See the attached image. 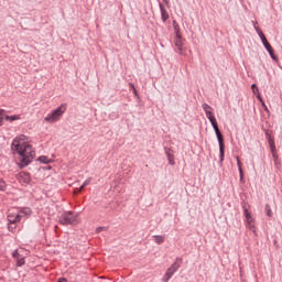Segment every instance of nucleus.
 Instances as JSON below:
<instances>
[{
	"mask_svg": "<svg viewBox=\"0 0 282 282\" xmlns=\"http://www.w3.org/2000/svg\"><path fill=\"white\" fill-rule=\"evenodd\" d=\"M129 85H130L131 89H133L134 96H138V90L135 89V86L131 83Z\"/></svg>",
	"mask_w": 282,
	"mask_h": 282,
	"instance_id": "nucleus-31",
	"label": "nucleus"
},
{
	"mask_svg": "<svg viewBox=\"0 0 282 282\" xmlns=\"http://www.w3.org/2000/svg\"><path fill=\"white\" fill-rule=\"evenodd\" d=\"M65 111H67V107L65 106V104H62L59 107H57L51 113H48L44 118V120H45V122H50L51 124L54 122H58V120H61V117L63 116V113H65Z\"/></svg>",
	"mask_w": 282,
	"mask_h": 282,
	"instance_id": "nucleus-4",
	"label": "nucleus"
},
{
	"mask_svg": "<svg viewBox=\"0 0 282 282\" xmlns=\"http://www.w3.org/2000/svg\"><path fill=\"white\" fill-rule=\"evenodd\" d=\"M17 229V224H10L8 226V230H10V232H13Z\"/></svg>",
	"mask_w": 282,
	"mask_h": 282,
	"instance_id": "nucleus-26",
	"label": "nucleus"
},
{
	"mask_svg": "<svg viewBox=\"0 0 282 282\" xmlns=\"http://www.w3.org/2000/svg\"><path fill=\"white\" fill-rule=\"evenodd\" d=\"M102 230H105V227H98V228L96 229V232H102Z\"/></svg>",
	"mask_w": 282,
	"mask_h": 282,
	"instance_id": "nucleus-33",
	"label": "nucleus"
},
{
	"mask_svg": "<svg viewBox=\"0 0 282 282\" xmlns=\"http://www.w3.org/2000/svg\"><path fill=\"white\" fill-rule=\"evenodd\" d=\"M264 110L268 111V107L264 106Z\"/></svg>",
	"mask_w": 282,
	"mask_h": 282,
	"instance_id": "nucleus-39",
	"label": "nucleus"
},
{
	"mask_svg": "<svg viewBox=\"0 0 282 282\" xmlns=\"http://www.w3.org/2000/svg\"><path fill=\"white\" fill-rule=\"evenodd\" d=\"M91 183V178H87L83 185L79 187V191H83V188H85V186L89 185Z\"/></svg>",
	"mask_w": 282,
	"mask_h": 282,
	"instance_id": "nucleus-25",
	"label": "nucleus"
},
{
	"mask_svg": "<svg viewBox=\"0 0 282 282\" xmlns=\"http://www.w3.org/2000/svg\"><path fill=\"white\" fill-rule=\"evenodd\" d=\"M173 28L175 36H182V33H180V24H177V21L175 20H173Z\"/></svg>",
	"mask_w": 282,
	"mask_h": 282,
	"instance_id": "nucleus-14",
	"label": "nucleus"
},
{
	"mask_svg": "<svg viewBox=\"0 0 282 282\" xmlns=\"http://www.w3.org/2000/svg\"><path fill=\"white\" fill-rule=\"evenodd\" d=\"M155 243H164V236H153Z\"/></svg>",
	"mask_w": 282,
	"mask_h": 282,
	"instance_id": "nucleus-20",
	"label": "nucleus"
},
{
	"mask_svg": "<svg viewBox=\"0 0 282 282\" xmlns=\"http://www.w3.org/2000/svg\"><path fill=\"white\" fill-rule=\"evenodd\" d=\"M3 120H6V110L0 109V127L3 126Z\"/></svg>",
	"mask_w": 282,
	"mask_h": 282,
	"instance_id": "nucleus-19",
	"label": "nucleus"
},
{
	"mask_svg": "<svg viewBox=\"0 0 282 282\" xmlns=\"http://www.w3.org/2000/svg\"><path fill=\"white\" fill-rule=\"evenodd\" d=\"M28 137L25 134H21L15 138L11 144L12 151L18 153L20 169H25L29 164H31L32 160H34L36 152L32 149V145L28 143Z\"/></svg>",
	"mask_w": 282,
	"mask_h": 282,
	"instance_id": "nucleus-1",
	"label": "nucleus"
},
{
	"mask_svg": "<svg viewBox=\"0 0 282 282\" xmlns=\"http://www.w3.org/2000/svg\"><path fill=\"white\" fill-rule=\"evenodd\" d=\"M165 3H166V6H169V0H163Z\"/></svg>",
	"mask_w": 282,
	"mask_h": 282,
	"instance_id": "nucleus-38",
	"label": "nucleus"
},
{
	"mask_svg": "<svg viewBox=\"0 0 282 282\" xmlns=\"http://www.w3.org/2000/svg\"><path fill=\"white\" fill-rule=\"evenodd\" d=\"M22 213H24V215H30L31 210H30V208H26V209L23 210Z\"/></svg>",
	"mask_w": 282,
	"mask_h": 282,
	"instance_id": "nucleus-34",
	"label": "nucleus"
},
{
	"mask_svg": "<svg viewBox=\"0 0 282 282\" xmlns=\"http://www.w3.org/2000/svg\"><path fill=\"white\" fill-rule=\"evenodd\" d=\"M173 274H175V273L173 271H171L170 269H167L164 276H163V282L171 281Z\"/></svg>",
	"mask_w": 282,
	"mask_h": 282,
	"instance_id": "nucleus-13",
	"label": "nucleus"
},
{
	"mask_svg": "<svg viewBox=\"0 0 282 282\" xmlns=\"http://www.w3.org/2000/svg\"><path fill=\"white\" fill-rule=\"evenodd\" d=\"M167 160H169V164H171V166H173V164H175V161H173V159L171 158V154H167Z\"/></svg>",
	"mask_w": 282,
	"mask_h": 282,
	"instance_id": "nucleus-30",
	"label": "nucleus"
},
{
	"mask_svg": "<svg viewBox=\"0 0 282 282\" xmlns=\"http://www.w3.org/2000/svg\"><path fill=\"white\" fill-rule=\"evenodd\" d=\"M21 117H19L18 115L14 116H8L4 115V120H8L9 122H14V120H20Z\"/></svg>",
	"mask_w": 282,
	"mask_h": 282,
	"instance_id": "nucleus-16",
	"label": "nucleus"
},
{
	"mask_svg": "<svg viewBox=\"0 0 282 282\" xmlns=\"http://www.w3.org/2000/svg\"><path fill=\"white\" fill-rule=\"evenodd\" d=\"M268 142L271 149V153H274V151H276V145L274 144V139H272V137L268 138Z\"/></svg>",
	"mask_w": 282,
	"mask_h": 282,
	"instance_id": "nucleus-15",
	"label": "nucleus"
},
{
	"mask_svg": "<svg viewBox=\"0 0 282 282\" xmlns=\"http://www.w3.org/2000/svg\"><path fill=\"white\" fill-rule=\"evenodd\" d=\"M206 118L209 119V122L212 123V127L216 133L219 143V158L221 163L224 162V155L226 151V145L224 144V134H221V131L219 130V124L217 123V119L215 118V115H213V111L207 112Z\"/></svg>",
	"mask_w": 282,
	"mask_h": 282,
	"instance_id": "nucleus-2",
	"label": "nucleus"
},
{
	"mask_svg": "<svg viewBox=\"0 0 282 282\" xmlns=\"http://www.w3.org/2000/svg\"><path fill=\"white\" fill-rule=\"evenodd\" d=\"M83 191H80V187L76 188L75 189V193L78 194V193H82Z\"/></svg>",
	"mask_w": 282,
	"mask_h": 282,
	"instance_id": "nucleus-37",
	"label": "nucleus"
},
{
	"mask_svg": "<svg viewBox=\"0 0 282 282\" xmlns=\"http://www.w3.org/2000/svg\"><path fill=\"white\" fill-rule=\"evenodd\" d=\"M265 137H267V140L268 138H272V135H270V132L268 130L265 131Z\"/></svg>",
	"mask_w": 282,
	"mask_h": 282,
	"instance_id": "nucleus-35",
	"label": "nucleus"
},
{
	"mask_svg": "<svg viewBox=\"0 0 282 282\" xmlns=\"http://www.w3.org/2000/svg\"><path fill=\"white\" fill-rule=\"evenodd\" d=\"M251 89H252L254 95L259 94V87H257V84H252Z\"/></svg>",
	"mask_w": 282,
	"mask_h": 282,
	"instance_id": "nucleus-27",
	"label": "nucleus"
},
{
	"mask_svg": "<svg viewBox=\"0 0 282 282\" xmlns=\"http://www.w3.org/2000/svg\"><path fill=\"white\" fill-rule=\"evenodd\" d=\"M17 265H18V268H21V265H25V259L18 258L17 259Z\"/></svg>",
	"mask_w": 282,
	"mask_h": 282,
	"instance_id": "nucleus-21",
	"label": "nucleus"
},
{
	"mask_svg": "<svg viewBox=\"0 0 282 282\" xmlns=\"http://www.w3.org/2000/svg\"><path fill=\"white\" fill-rule=\"evenodd\" d=\"M175 47H177V54H182V47H184V42L182 41V35H175Z\"/></svg>",
	"mask_w": 282,
	"mask_h": 282,
	"instance_id": "nucleus-10",
	"label": "nucleus"
},
{
	"mask_svg": "<svg viewBox=\"0 0 282 282\" xmlns=\"http://www.w3.org/2000/svg\"><path fill=\"white\" fill-rule=\"evenodd\" d=\"M243 213L248 221V228L254 232V224H252V215L249 214L248 208H245Z\"/></svg>",
	"mask_w": 282,
	"mask_h": 282,
	"instance_id": "nucleus-8",
	"label": "nucleus"
},
{
	"mask_svg": "<svg viewBox=\"0 0 282 282\" xmlns=\"http://www.w3.org/2000/svg\"><path fill=\"white\" fill-rule=\"evenodd\" d=\"M12 257L13 259H20L19 250H14Z\"/></svg>",
	"mask_w": 282,
	"mask_h": 282,
	"instance_id": "nucleus-29",
	"label": "nucleus"
},
{
	"mask_svg": "<svg viewBox=\"0 0 282 282\" xmlns=\"http://www.w3.org/2000/svg\"><path fill=\"white\" fill-rule=\"evenodd\" d=\"M21 219H23V215L20 214H9L8 215V221L9 224H19V221H21Z\"/></svg>",
	"mask_w": 282,
	"mask_h": 282,
	"instance_id": "nucleus-6",
	"label": "nucleus"
},
{
	"mask_svg": "<svg viewBox=\"0 0 282 282\" xmlns=\"http://www.w3.org/2000/svg\"><path fill=\"white\" fill-rule=\"evenodd\" d=\"M256 96H257L258 100H260V102H262V107H265V102H263V98H261V94L257 93Z\"/></svg>",
	"mask_w": 282,
	"mask_h": 282,
	"instance_id": "nucleus-28",
	"label": "nucleus"
},
{
	"mask_svg": "<svg viewBox=\"0 0 282 282\" xmlns=\"http://www.w3.org/2000/svg\"><path fill=\"white\" fill-rule=\"evenodd\" d=\"M57 282H67V279L61 278Z\"/></svg>",
	"mask_w": 282,
	"mask_h": 282,
	"instance_id": "nucleus-36",
	"label": "nucleus"
},
{
	"mask_svg": "<svg viewBox=\"0 0 282 282\" xmlns=\"http://www.w3.org/2000/svg\"><path fill=\"white\" fill-rule=\"evenodd\" d=\"M259 37L261 39L262 45H264L265 50H270L272 47V45L270 44V42H268V39L265 37V34H263V31H261V29L256 28Z\"/></svg>",
	"mask_w": 282,
	"mask_h": 282,
	"instance_id": "nucleus-5",
	"label": "nucleus"
},
{
	"mask_svg": "<svg viewBox=\"0 0 282 282\" xmlns=\"http://www.w3.org/2000/svg\"><path fill=\"white\" fill-rule=\"evenodd\" d=\"M160 10H161V19L163 21V23H166V21H169V12L166 11V9H164V4L159 3Z\"/></svg>",
	"mask_w": 282,
	"mask_h": 282,
	"instance_id": "nucleus-11",
	"label": "nucleus"
},
{
	"mask_svg": "<svg viewBox=\"0 0 282 282\" xmlns=\"http://www.w3.org/2000/svg\"><path fill=\"white\" fill-rule=\"evenodd\" d=\"M237 160V166L240 175V182H243V169L241 167V160H239V156H236Z\"/></svg>",
	"mask_w": 282,
	"mask_h": 282,
	"instance_id": "nucleus-12",
	"label": "nucleus"
},
{
	"mask_svg": "<svg viewBox=\"0 0 282 282\" xmlns=\"http://www.w3.org/2000/svg\"><path fill=\"white\" fill-rule=\"evenodd\" d=\"M272 153V158H273V160H274V164H275V166H278V160H279V155L276 154V151H273V152H271Z\"/></svg>",
	"mask_w": 282,
	"mask_h": 282,
	"instance_id": "nucleus-24",
	"label": "nucleus"
},
{
	"mask_svg": "<svg viewBox=\"0 0 282 282\" xmlns=\"http://www.w3.org/2000/svg\"><path fill=\"white\" fill-rule=\"evenodd\" d=\"M202 107H203L205 113L210 112V109H213V107H210L208 104H203Z\"/></svg>",
	"mask_w": 282,
	"mask_h": 282,
	"instance_id": "nucleus-22",
	"label": "nucleus"
},
{
	"mask_svg": "<svg viewBox=\"0 0 282 282\" xmlns=\"http://www.w3.org/2000/svg\"><path fill=\"white\" fill-rule=\"evenodd\" d=\"M58 221L62 226H76L79 223L78 214H75L74 212H65L59 216Z\"/></svg>",
	"mask_w": 282,
	"mask_h": 282,
	"instance_id": "nucleus-3",
	"label": "nucleus"
},
{
	"mask_svg": "<svg viewBox=\"0 0 282 282\" xmlns=\"http://www.w3.org/2000/svg\"><path fill=\"white\" fill-rule=\"evenodd\" d=\"M265 213H267V217H272V208H270V205H265Z\"/></svg>",
	"mask_w": 282,
	"mask_h": 282,
	"instance_id": "nucleus-23",
	"label": "nucleus"
},
{
	"mask_svg": "<svg viewBox=\"0 0 282 282\" xmlns=\"http://www.w3.org/2000/svg\"><path fill=\"white\" fill-rule=\"evenodd\" d=\"M39 162H41L42 164H50L52 162V160L47 159V156L42 155L37 159Z\"/></svg>",
	"mask_w": 282,
	"mask_h": 282,
	"instance_id": "nucleus-18",
	"label": "nucleus"
},
{
	"mask_svg": "<svg viewBox=\"0 0 282 282\" xmlns=\"http://www.w3.org/2000/svg\"><path fill=\"white\" fill-rule=\"evenodd\" d=\"M267 52L270 54L272 61H279V57L274 54V48L272 46L270 48H267Z\"/></svg>",
	"mask_w": 282,
	"mask_h": 282,
	"instance_id": "nucleus-17",
	"label": "nucleus"
},
{
	"mask_svg": "<svg viewBox=\"0 0 282 282\" xmlns=\"http://www.w3.org/2000/svg\"><path fill=\"white\" fill-rule=\"evenodd\" d=\"M18 180H19V182H22L23 184H30V182H31L30 173H28V172H20L18 174Z\"/></svg>",
	"mask_w": 282,
	"mask_h": 282,
	"instance_id": "nucleus-7",
	"label": "nucleus"
},
{
	"mask_svg": "<svg viewBox=\"0 0 282 282\" xmlns=\"http://www.w3.org/2000/svg\"><path fill=\"white\" fill-rule=\"evenodd\" d=\"M181 267H182V258H176V261L167 270H170L175 274Z\"/></svg>",
	"mask_w": 282,
	"mask_h": 282,
	"instance_id": "nucleus-9",
	"label": "nucleus"
},
{
	"mask_svg": "<svg viewBox=\"0 0 282 282\" xmlns=\"http://www.w3.org/2000/svg\"><path fill=\"white\" fill-rule=\"evenodd\" d=\"M6 188V183L0 181V191H4Z\"/></svg>",
	"mask_w": 282,
	"mask_h": 282,
	"instance_id": "nucleus-32",
	"label": "nucleus"
}]
</instances>
